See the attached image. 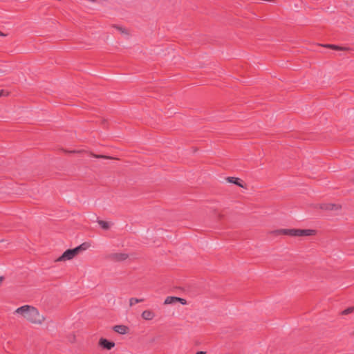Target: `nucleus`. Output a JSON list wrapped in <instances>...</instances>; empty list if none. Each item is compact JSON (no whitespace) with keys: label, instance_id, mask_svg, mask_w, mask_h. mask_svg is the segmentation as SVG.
<instances>
[{"label":"nucleus","instance_id":"f257e3e1","mask_svg":"<svg viewBox=\"0 0 354 354\" xmlns=\"http://www.w3.org/2000/svg\"><path fill=\"white\" fill-rule=\"evenodd\" d=\"M24 317L33 324H41L44 320V317L40 316L37 309L30 306H29L28 312L24 315Z\"/></svg>","mask_w":354,"mask_h":354},{"label":"nucleus","instance_id":"f03ea898","mask_svg":"<svg viewBox=\"0 0 354 354\" xmlns=\"http://www.w3.org/2000/svg\"><path fill=\"white\" fill-rule=\"evenodd\" d=\"M63 151L65 152V153H88L90 154V156H91L92 157H94L95 158H102V159H106V160H112V159H114L113 157L112 156H106V155H101V154H95L92 152H87L85 150H71V151H68V150H66V149H63Z\"/></svg>","mask_w":354,"mask_h":354},{"label":"nucleus","instance_id":"7ed1b4c3","mask_svg":"<svg viewBox=\"0 0 354 354\" xmlns=\"http://www.w3.org/2000/svg\"><path fill=\"white\" fill-rule=\"evenodd\" d=\"M276 236L279 235H286L290 236H296V229H279L270 232Z\"/></svg>","mask_w":354,"mask_h":354},{"label":"nucleus","instance_id":"20e7f679","mask_svg":"<svg viewBox=\"0 0 354 354\" xmlns=\"http://www.w3.org/2000/svg\"><path fill=\"white\" fill-rule=\"evenodd\" d=\"M319 208L327 211H337L342 209V205L334 203H322L319 205Z\"/></svg>","mask_w":354,"mask_h":354},{"label":"nucleus","instance_id":"39448f33","mask_svg":"<svg viewBox=\"0 0 354 354\" xmlns=\"http://www.w3.org/2000/svg\"><path fill=\"white\" fill-rule=\"evenodd\" d=\"M99 346L102 347L103 349L111 350L115 346V342L113 341H110L106 338H100L99 340Z\"/></svg>","mask_w":354,"mask_h":354},{"label":"nucleus","instance_id":"423d86ee","mask_svg":"<svg viewBox=\"0 0 354 354\" xmlns=\"http://www.w3.org/2000/svg\"><path fill=\"white\" fill-rule=\"evenodd\" d=\"M75 257V255L73 252V250H72V249H68L58 259H57L56 261L71 260Z\"/></svg>","mask_w":354,"mask_h":354},{"label":"nucleus","instance_id":"0eeeda50","mask_svg":"<svg viewBox=\"0 0 354 354\" xmlns=\"http://www.w3.org/2000/svg\"><path fill=\"white\" fill-rule=\"evenodd\" d=\"M317 234L315 230L296 229V236H313Z\"/></svg>","mask_w":354,"mask_h":354},{"label":"nucleus","instance_id":"6e6552de","mask_svg":"<svg viewBox=\"0 0 354 354\" xmlns=\"http://www.w3.org/2000/svg\"><path fill=\"white\" fill-rule=\"evenodd\" d=\"M129 258V254L126 253H113L110 255V259L116 262L125 261Z\"/></svg>","mask_w":354,"mask_h":354},{"label":"nucleus","instance_id":"1a4fd4ad","mask_svg":"<svg viewBox=\"0 0 354 354\" xmlns=\"http://www.w3.org/2000/svg\"><path fill=\"white\" fill-rule=\"evenodd\" d=\"M226 180H227V182H228L230 183L234 184V185L239 186V187H241V188L246 187V184L239 178L229 176V177L226 178Z\"/></svg>","mask_w":354,"mask_h":354},{"label":"nucleus","instance_id":"9d476101","mask_svg":"<svg viewBox=\"0 0 354 354\" xmlns=\"http://www.w3.org/2000/svg\"><path fill=\"white\" fill-rule=\"evenodd\" d=\"M113 330L121 335H124L129 333V328L125 325H115L113 327Z\"/></svg>","mask_w":354,"mask_h":354},{"label":"nucleus","instance_id":"9b49d317","mask_svg":"<svg viewBox=\"0 0 354 354\" xmlns=\"http://www.w3.org/2000/svg\"><path fill=\"white\" fill-rule=\"evenodd\" d=\"M141 317L143 319L150 321L155 317V313L151 310H146L142 313Z\"/></svg>","mask_w":354,"mask_h":354},{"label":"nucleus","instance_id":"f8f14e48","mask_svg":"<svg viewBox=\"0 0 354 354\" xmlns=\"http://www.w3.org/2000/svg\"><path fill=\"white\" fill-rule=\"evenodd\" d=\"M97 222L103 230H108L110 229V223L109 222L100 219H97Z\"/></svg>","mask_w":354,"mask_h":354},{"label":"nucleus","instance_id":"ddd939ff","mask_svg":"<svg viewBox=\"0 0 354 354\" xmlns=\"http://www.w3.org/2000/svg\"><path fill=\"white\" fill-rule=\"evenodd\" d=\"M28 308H29L28 305H25V306L18 308L15 312L17 313L21 314L24 317L26 313L28 312Z\"/></svg>","mask_w":354,"mask_h":354},{"label":"nucleus","instance_id":"4468645a","mask_svg":"<svg viewBox=\"0 0 354 354\" xmlns=\"http://www.w3.org/2000/svg\"><path fill=\"white\" fill-rule=\"evenodd\" d=\"M325 46L327 48L333 49V50H346L348 49L347 48L341 47V46L334 45V44H327Z\"/></svg>","mask_w":354,"mask_h":354},{"label":"nucleus","instance_id":"2eb2a0df","mask_svg":"<svg viewBox=\"0 0 354 354\" xmlns=\"http://www.w3.org/2000/svg\"><path fill=\"white\" fill-rule=\"evenodd\" d=\"M177 301V299H176V297H171V296H169V297H167L165 301H164V304L165 305H167V304H173L174 302H176Z\"/></svg>","mask_w":354,"mask_h":354},{"label":"nucleus","instance_id":"dca6fc26","mask_svg":"<svg viewBox=\"0 0 354 354\" xmlns=\"http://www.w3.org/2000/svg\"><path fill=\"white\" fill-rule=\"evenodd\" d=\"M354 312V306L348 307L341 312V315H347L348 314H351Z\"/></svg>","mask_w":354,"mask_h":354},{"label":"nucleus","instance_id":"f3484780","mask_svg":"<svg viewBox=\"0 0 354 354\" xmlns=\"http://www.w3.org/2000/svg\"><path fill=\"white\" fill-rule=\"evenodd\" d=\"M89 247H90V243L88 242H84V243H82L81 245H80L79 246H77V248L80 252L83 251V250H86Z\"/></svg>","mask_w":354,"mask_h":354},{"label":"nucleus","instance_id":"a211bd4d","mask_svg":"<svg viewBox=\"0 0 354 354\" xmlns=\"http://www.w3.org/2000/svg\"><path fill=\"white\" fill-rule=\"evenodd\" d=\"M143 301H144V299H137V298L132 297L129 299V304L131 306L134 305L135 304L142 302Z\"/></svg>","mask_w":354,"mask_h":354},{"label":"nucleus","instance_id":"6ab92c4d","mask_svg":"<svg viewBox=\"0 0 354 354\" xmlns=\"http://www.w3.org/2000/svg\"><path fill=\"white\" fill-rule=\"evenodd\" d=\"M176 299H177L176 301H179L180 304H182L183 305L187 304V301L185 299L178 297H176Z\"/></svg>","mask_w":354,"mask_h":354},{"label":"nucleus","instance_id":"aec40b11","mask_svg":"<svg viewBox=\"0 0 354 354\" xmlns=\"http://www.w3.org/2000/svg\"><path fill=\"white\" fill-rule=\"evenodd\" d=\"M8 95V92L4 91L3 89H1L0 91V97L1 96H6V95Z\"/></svg>","mask_w":354,"mask_h":354},{"label":"nucleus","instance_id":"412c9836","mask_svg":"<svg viewBox=\"0 0 354 354\" xmlns=\"http://www.w3.org/2000/svg\"><path fill=\"white\" fill-rule=\"evenodd\" d=\"M72 250H73V252H74L75 256L80 252V250L78 249L77 247H76L75 248H73Z\"/></svg>","mask_w":354,"mask_h":354},{"label":"nucleus","instance_id":"4be33fe9","mask_svg":"<svg viewBox=\"0 0 354 354\" xmlns=\"http://www.w3.org/2000/svg\"><path fill=\"white\" fill-rule=\"evenodd\" d=\"M114 27H115L117 29H118L122 32H125V29L124 28H123L122 27H120V26H114Z\"/></svg>","mask_w":354,"mask_h":354},{"label":"nucleus","instance_id":"5701e85b","mask_svg":"<svg viewBox=\"0 0 354 354\" xmlns=\"http://www.w3.org/2000/svg\"><path fill=\"white\" fill-rule=\"evenodd\" d=\"M218 217L219 220H221L223 218V215L221 214H218Z\"/></svg>","mask_w":354,"mask_h":354},{"label":"nucleus","instance_id":"b1692460","mask_svg":"<svg viewBox=\"0 0 354 354\" xmlns=\"http://www.w3.org/2000/svg\"><path fill=\"white\" fill-rule=\"evenodd\" d=\"M0 36H1V37H6V36H7V34H5V33L2 32L0 30Z\"/></svg>","mask_w":354,"mask_h":354},{"label":"nucleus","instance_id":"393cba45","mask_svg":"<svg viewBox=\"0 0 354 354\" xmlns=\"http://www.w3.org/2000/svg\"><path fill=\"white\" fill-rule=\"evenodd\" d=\"M196 354H206V352L205 351H198Z\"/></svg>","mask_w":354,"mask_h":354},{"label":"nucleus","instance_id":"a878e982","mask_svg":"<svg viewBox=\"0 0 354 354\" xmlns=\"http://www.w3.org/2000/svg\"><path fill=\"white\" fill-rule=\"evenodd\" d=\"M4 280L3 277H0V284L2 283V281Z\"/></svg>","mask_w":354,"mask_h":354},{"label":"nucleus","instance_id":"bb28decb","mask_svg":"<svg viewBox=\"0 0 354 354\" xmlns=\"http://www.w3.org/2000/svg\"><path fill=\"white\" fill-rule=\"evenodd\" d=\"M0 72L2 73V71L0 70Z\"/></svg>","mask_w":354,"mask_h":354},{"label":"nucleus","instance_id":"cd10ccee","mask_svg":"<svg viewBox=\"0 0 354 354\" xmlns=\"http://www.w3.org/2000/svg\"><path fill=\"white\" fill-rule=\"evenodd\" d=\"M353 335H354V332L353 333Z\"/></svg>","mask_w":354,"mask_h":354},{"label":"nucleus","instance_id":"c85d7f7f","mask_svg":"<svg viewBox=\"0 0 354 354\" xmlns=\"http://www.w3.org/2000/svg\"><path fill=\"white\" fill-rule=\"evenodd\" d=\"M353 181H354V178L353 179Z\"/></svg>","mask_w":354,"mask_h":354}]
</instances>
